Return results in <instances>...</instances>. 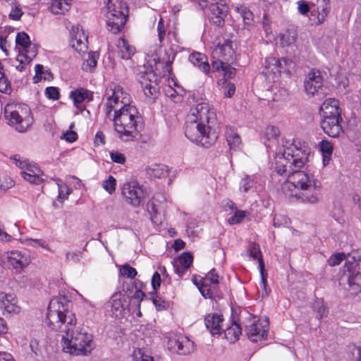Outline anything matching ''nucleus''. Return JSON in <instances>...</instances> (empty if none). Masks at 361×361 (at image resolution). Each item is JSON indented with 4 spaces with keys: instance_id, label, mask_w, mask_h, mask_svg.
<instances>
[{
    "instance_id": "nucleus-31",
    "label": "nucleus",
    "mask_w": 361,
    "mask_h": 361,
    "mask_svg": "<svg viewBox=\"0 0 361 361\" xmlns=\"http://www.w3.org/2000/svg\"><path fill=\"white\" fill-rule=\"evenodd\" d=\"M225 338L230 343H235L239 339L240 335L241 334V328L240 326L233 322L230 326H228L225 330Z\"/></svg>"
},
{
    "instance_id": "nucleus-5",
    "label": "nucleus",
    "mask_w": 361,
    "mask_h": 361,
    "mask_svg": "<svg viewBox=\"0 0 361 361\" xmlns=\"http://www.w3.org/2000/svg\"><path fill=\"white\" fill-rule=\"evenodd\" d=\"M4 116L9 125L20 133L25 132L32 124L31 110L25 104H7L4 108Z\"/></svg>"
},
{
    "instance_id": "nucleus-35",
    "label": "nucleus",
    "mask_w": 361,
    "mask_h": 361,
    "mask_svg": "<svg viewBox=\"0 0 361 361\" xmlns=\"http://www.w3.org/2000/svg\"><path fill=\"white\" fill-rule=\"evenodd\" d=\"M297 37V32L295 30H287L280 36V40L282 46H289L293 44Z\"/></svg>"
},
{
    "instance_id": "nucleus-46",
    "label": "nucleus",
    "mask_w": 361,
    "mask_h": 361,
    "mask_svg": "<svg viewBox=\"0 0 361 361\" xmlns=\"http://www.w3.org/2000/svg\"><path fill=\"white\" fill-rule=\"evenodd\" d=\"M290 223V219L283 215H275L273 219V225L276 228L287 226Z\"/></svg>"
},
{
    "instance_id": "nucleus-26",
    "label": "nucleus",
    "mask_w": 361,
    "mask_h": 361,
    "mask_svg": "<svg viewBox=\"0 0 361 361\" xmlns=\"http://www.w3.org/2000/svg\"><path fill=\"white\" fill-rule=\"evenodd\" d=\"M118 56L125 60L130 59L135 54V48L130 46L124 38H120L117 42Z\"/></svg>"
},
{
    "instance_id": "nucleus-59",
    "label": "nucleus",
    "mask_w": 361,
    "mask_h": 361,
    "mask_svg": "<svg viewBox=\"0 0 361 361\" xmlns=\"http://www.w3.org/2000/svg\"><path fill=\"white\" fill-rule=\"evenodd\" d=\"M279 59L275 57H269L265 60L266 68L270 69L271 72L276 71Z\"/></svg>"
},
{
    "instance_id": "nucleus-40",
    "label": "nucleus",
    "mask_w": 361,
    "mask_h": 361,
    "mask_svg": "<svg viewBox=\"0 0 361 361\" xmlns=\"http://www.w3.org/2000/svg\"><path fill=\"white\" fill-rule=\"evenodd\" d=\"M147 211L150 215L151 220L154 223H161V219L159 216L158 210L156 207V204L153 202H149L147 204Z\"/></svg>"
},
{
    "instance_id": "nucleus-30",
    "label": "nucleus",
    "mask_w": 361,
    "mask_h": 361,
    "mask_svg": "<svg viewBox=\"0 0 361 361\" xmlns=\"http://www.w3.org/2000/svg\"><path fill=\"white\" fill-rule=\"evenodd\" d=\"M20 54L16 60L21 63H29L37 55V48L35 45L30 44V47L19 50Z\"/></svg>"
},
{
    "instance_id": "nucleus-12",
    "label": "nucleus",
    "mask_w": 361,
    "mask_h": 361,
    "mask_svg": "<svg viewBox=\"0 0 361 361\" xmlns=\"http://www.w3.org/2000/svg\"><path fill=\"white\" fill-rule=\"evenodd\" d=\"M87 35L79 25L73 26L71 31V44L78 53H84L87 49Z\"/></svg>"
},
{
    "instance_id": "nucleus-57",
    "label": "nucleus",
    "mask_w": 361,
    "mask_h": 361,
    "mask_svg": "<svg viewBox=\"0 0 361 361\" xmlns=\"http://www.w3.org/2000/svg\"><path fill=\"white\" fill-rule=\"evenodd\" d=\"M152 302L158 310H165L169 307L168 302L163 300L159 295L153 297Z\"/></svg>"
},
{
    "instance_id": "nucleus-55",
    "label": "nucleus",
    "mask_w": 361,
    "mask_h": 361,
    "mask_svg": "<svg viewBox=\"0 0 361 361\" xmlns=\"http://www.w3.org/2000/svg\"><path fill=\"white\" fill-rule=\"evenodd\" d=\"M247 212L242 210H238L235 212L234 215L229 219L231 224H235L240 223L246 216Z\"/></svg>"
},
{
    "instance_id": "nucleus-15",
    "label": "nucleus",
    "mask_w": 361,
    "mask_h": 361,
    "mask_svg": "<svg viewBox=\"0 0 361 361\" xmlns=\"http://www.w3.org/2000/svg\"><path fill=\"white\" fill-rule=\"evenodd\" d=\"M341 117L322 118L321 127L329 136L338 137L343 133V129L341 124Z\"/></svg>"
},
{
    "instance_id": "nucleus-13",
    "label": "nucleus",
    "mask_w": 361,
    "mask_h": 361,
    "mask_svg": "<svg viewBox=\"0 0 361 361\" xmlns=\"http://www.w3.org/2000/svg\"><path fill=\"white\" fill-rule=\"evenodd\" d=\"M235 51L231 42L217 45L212 51V61L232 62L235 59Z\"/></svg>"
},
{
    "instance_id": "nucleus-14",
    "label": "nucleus",
    "mask_w": 361,
    "mask_h": 361,
    "mask_svg": "<svg viewBox=\"0 0 361 361\" xmlns=\"http://www.w3.org/2000/svg\"><path fill=\"white\" fill-rule=\"evenodd\" d=\"M264 322L265 324H263L262 322L258 319L254 321L250 325L246 326V334L251 341L257 342L267 337L268 321L265 320Z\"/></svg>"
},
{
    "instance_id": "nucleus-63",
    "label": "nucleus",
    "mask_w": 361,
    "mask_h": 361,
    "mask_svg": "<svg viewBox=\"0 0 361 361\" xmlns=\"http://www.w3.org/2000/svg\"><path fill=\"white\" fill-rule=\"evenodd\" d=\"M298 11L302 15H306L310 12V6L307 1L300 0L298 1Z\"/></svg>"
},
{
    "instance_id": "nucleus-23",
    "label": "nucleus",
    "mask_w": 361,
    "mask_h": 361,
    "mask_svg": "<svg viewBox=\"0 0 361 361\" xmlns=\"http://www.w3.org/2000/svg\"><path fill=\"white\" fill-rule=\"evenodd\" d=\"M189 61L195 66L199 68L206 75L210 72V66L208 63L207 56L200 52H195L190 54L188 58Z\"/></svg>"
},
{
    "instance_id": "nucleus-49",
    "label": "nucleus",
    "mask_w": 361,
    "mask_h": 361,
    "mask_svg": "<svg viewBox=\"0 0 361 361\" xmlns=\"http://www.w3.org/2000/svg\"><path fill=\"white\" fill-rule=\"evenodd\" d=\"M344 259H345V253L338 252L331 255L328 259L327 262L329 266L335 267L338 265Z\"/></svg>"
},
{
    "instance_id": "nucleus-38",
    "label": "nucleus",
    "mask_w": 361,
    "mask_h": 361,
    "mask_svg": "<svg viewBox=\"0 0 361 361\" xmlns=\"http://www.w3.org/2000/svg\"><path fill=\"white\" fill-rule=\"evenodd\" d=\"M16 42L17 46L21 47L20 50L30 47V37L25 32H18L16 37Z\"/></svg>"
},
{
    "instance_id": "nucleus-45",
    "label": "nucleus",
    "mask_w": 361,
    "mask_h": 361,
    "mask_svg": "<svg viewBox=\"0 0 361 361\" xmlns=\"http://www.w3.org/2000/svg\"><path fill=\"white\" fill-rule=\"evenodd\" d=\"M20 174L25 180L32 184L38 185L42 180V179L39 176L38 173L34 174L28 172L21 171Z\"/></svg>"
},
{
    "instance_id": "nucleus-11",
    "label": "nucleus",
    "mask_w": 361,
    "mask_h": 361,
    "mask_svg": "<svg viewBox=\"0 0 361 361\" xmlns=\"http://www.w3.org/2000/svg\"><path fill=\"white\" fill-rule=\"evenodd\" d=\"M168 348L173 353L179 355H188L194 349V343L188 337L170 338L167 343Z\"/></svg>"
},
{
    "instance_id": "nucleus-27",
    "label": "nucleus",
    "mask_w": 361,
    "mask_h": 361,
    "mask_svg": "<svg viewBox=\"0 0 361 361\" xmlns=\"http://www.w3.org/2000/svg\"><path fill=\"white\" fill-rule=\"evenodd\" d=\"M147 173L154 178H161L167 176L169 169L162 164H154L146 169Z\"/></svg>"
},
{
    "instance_id": "nucleus-24",
    "label": "nucleus",
    "mask_w": 361,
    "mask_h": 361,
    "mask_svg": "<svg viewBox=\"0 0 361 361\" xmlns=\"http://www.w3.org/2000/svg\"><path fill=\"white\" fill-rule=\"evenodd\" d=\"M8 262L14 269H22L30 264V260L18 251H12L7 257Z\"/></svg>"
},
{
    "instance_id": "nucleus-42",
    "label": "nucleus",
    "mask_w": 361,
    "mask_h": 361,
    "mask_svg": "<svg viewBox=\"0 0 361 361\" xmlns=\"http://www.w3.org/2000/svg\"><path fill=\"white\" fill-rule=\"evenodd\" d=\"M194 283L197 286L200 293L205 298L212 297V293L211 292V289L209 288L210 284L209 283H206L204 284V281L202 279H201L200 282L194 281Z\"/></svg>"
},
{
    "instance_id": "nucleus-17",
    "label": "nucleus",
    "mask_w": 361,
    "mask_h": 361,
    "mask_svg": "<svg viewBox=\"0 0 361 361\" xmlns=\"http://www.w3.org/2000/svg\"><path fill=\"white\" fill-rule=\"evenodd\" d=\"M319 111L322 118L341 117L339 102L334 98L325 100L322 104Z\"/></svg>"
},
{
    "instance_id": "nucleus-44",
    "label": "nucleus",
    "mask_w": 361,
    "mask_h": 361,
    "mask_svg": "<svg viewBox=\"0 0 361 361\" xmlns=\"http://www.w3.org/2000/svg\"><path fill=\"white\" fill-rule=\"evenodd\" d=\"M116 180L112 176H109V178L105 180L102 183L104 189L111 195L116 189Z\"/></svg>"
},
{
    "instance_id": "nucleus-28",
    "label": "nucleus",
    "mask_w": 361,
    "mask_h": 361,
    "mask_svg": "<svg viewBox=\"0 0 361 361\" xmlns=\"http://www.w3.org/2000/svg\"><path fill=\"white\" fill-rule=\"evenodd\" d=\"M71 0H52L49 9L54 14H64L71 8Z\"/></svg>"
},
{
    "instance_id": "nucleus-9",
    "label": "nucleus",
    "mask_w": 361,
    "mask_h": 361,
    "mask_svg": "<svg viewBox=\"0 0 361 361\" xmlns=\"http://www.w3.org/2000/svg\"><path fill=\"white\" fill-rule=\"evenodd\" d=\"M121 192L126 202L133 207L139 206L145 197L144 190L135 182L126 183Z\"/></svg>"
},
{
    "instance_id": "nucleus-20",
    "label": "nucleus",
    "mask_w": 361,
    "mask_h": 361,
    "mask_svg": "<svg viewBox=\"0 0 361 361\" xmlns=\"http://www.w3.org/2000/svg\"><path fill=\"white\" fill-rule=\"evenodd\" d=\"M0 309L8 314H16L20 312L17 305V298L11 293H0Z\"/></svg>"
},
{
    "instance_id": "nucleus-33",
    "label": "nucleus",
    "mask_w": 361,
    "mask_h": 361,
    "mask_svg": "<svg viewBox=\"0 0 361 361\" xmlns=\"http://www.w3.org/2000/svg\"><path fill=\"white\" fill-rule=\"evenodd\" d=\"M259 266L261 275V281L259 283V286L262 288V297L264 298L269 295L271 290L268 287V284L267 282V274H264V264L261 257L259 258Z\"/></svg>"
},
{
    "instance_id": "nucleus-52",
    "label": "nucleus",
    "mask_w": 361,
    "mask_h": 361,
    "mask_svg": "<svg viewBox=\"0 0 361 361\" xmlns=\"http://www.w3.org/2000/svg\"><path fill=\"white\" fill-rule=\"evenodd\" d=\"M320 150L322 155L327 154L331 155L333 153V144L326 140H323L319 142Z\"/></svg>"
},
{
    "instance_id": "nucleus-62",
    "label": "nucleus",
    "mask_w": 361,
    "mask_h": 361,
    "mask_svg": "<svg viewBox=\"0 0 361 361\" xmlns=\"http://www.w3.org/2000/svg\"><path fill=\"white\" fill-rule=\"evenodd\" d=\"M23 11L18 6H15L12 8L9 13V18L14 20H18L23 15Z\"/></svg>"
},
{
    "instance_id": "nucleus-8",
    "label": "nucleus",
    "mask_w": 361,
    "mask_h": 361,
    "mask_svg": "<svg viewBox=\"0 0 361 361\" xmlns=\"http://www.w3.org/2000/svg\"><path fill=\"white\" fill-rule=\"evenodd\" d=\"M304 88L306 94L310 97L314 95L322 97L326 94L323 77L319 70L312 69L306 75Z\"/></svg>"
},
{
    "instance_id": "nucleus-7",
    "label": "nucleus",
    "mask_w": 361,
    "mask_h": 361,
    "mask_svg": "<svg viewBox=\"0 0 361 361\" xmlns=\"http://www.w3.org/2000/svg\"><path fill=\"white\" fill-rule=\"evenodd\" d=\"M344 273L351 290L355 293L361 291V264L355 257L348 255Z\"/></svg>"
},
{
    "instance_id": "nucleus-51",
    "label": "nucleus",
    "mask_w": 361,
    "mask_h": 361,
    "mask_svg": "<svg viewBox=\"0 0 361 361\" xmlns=\"http://www.w3.org/2000/svg\"><path fill=\"white\" fill-rule=\"evenodd\" d=\"M204 281V284L206 283L218 284L219 283V275L216 273L215 269H212L204 278L202 279Z\"/></svg>"
},
{
    "instance_id": "nucleus-64",
    "label": "nucleus",
    "mask_w": 361,
    "mask_h": 361,
    "mask_svg": "<svg viewBox=\"0 0 361 361\" xmlns=\"http://www.w3.org/2000/svg\"><path fill=\"white\" fill-rule=\"evenodd\" d=\"M152 286L154 290H157L161 284V276L158 271H156L152 278Z\"/></svg>"
},
{
    "instance_id": "nucleus-16",
    "label": "nucleus",
    "mask_w": 361,
    "mask_h": 361,
    "mask_svg": "<svg viewBox=\"0 0 361 361\" xmlns=\"http://www.w3.org/2000/svg\"><path fill=\"white\" fill-rule=\"evenodd\" d=\"M224 319L221 314L218 313L209 314L205 316L204 323L207 330L212 335L219 336L224 331Z\"/></svg>"
},
{
    "instance_id": "nucleus-48",
    "label": "nucleus",
    "mask_w": 361,
    "mask_h": 361,
    "mask_svg": "<svg viewBox=\"0 0 361 361\" xmlns=\"http://www.w3.org/2000/svg\"><path fill=\"white\" fill-rule=\"evenodd\" d=\"M120 272L123 276L130 279H133L137 274L136 269L128 264L121 266Z\"/></svg>"
},
{
    "instance_id": "nucleus-60",
    "label": "nucleus",
    "mask_w": 361,
    "mask_h": 361,
    "mask_svg": "<svg viewBox=\"0 0 361 361\" xmlns=\"http://www.w3.org/2000/svg\"><path fill=\"white\" fill-rule=\"evenodd\" d=\"M224 87L225 89L224 94L226 97L230 98L235 94V87L234 84L226 82Z\"/></svg>"
},
{
    "instance_id": "nucleus-36",
    "label": "nucleus",
    "mask_w": 361,
    "mask_h": 361,
    "mask_svg": "<svg viewBox=\"0 0 361 361\" xmlns=\"http://www.w3.org/2000/svg\"><path fill=\"white\" fill-rule=\"evenodd\" d=\"M98 56L99 54L97 52L89 53L86 62L83 64V70L92 71L97 66Z\"/></svg>"
},
{
    "instance_id": "nucleus-22",
    "label": "nucleus",
    "mask_w": 361,
    "mask_h": 361,
    "mask_svg": "<svg viewBox=\"0 0 361 361\" xmlns=\"http://www.w3.org/2000/svg\"><path fill=\"white\" fill-rule=\"evenodd\" d=\"M193 261L192 255L189 252L182 253L173 263L175 272L181 278L191 267Z\"/></svg>"
},
{
    "instance_id": "nucleus-2",
    "label": "nucleus",
    "mask_w": 361,
    "mask_h": 361,
    "mask_svg": "<svg viewBox=\"0 0 361 361\" xmlns=\"http://www.w3.org/2000/svg\"><path fill=\"white\" fill-rule=\"evenodd\" d=\"M309 150L295 146L288 147L276 157L275 170L280 176L287 177L282 190L286 194L290 186L299 190L295 195L303 202L315 204L319 201L321 183L312 173L300 170L307 161Z\"/></svg>"
},
{
    "instance_id": "nucleus-21",
    "label": "nucleus",
    "mask_w": 361,
    "mask_h": 361,
    "mask_svg": "<svg viewBox=\"0 0 361 361\" xmlns=\"http://www.w3.org/2000/svg\"><path fill=\"white\" fill-rule=\"evenodd\" d=\"M211 11L210 20L218 26L222 27L225 23V17L227 15V8L226 6L219 4H212L209 6Z\"/></svg>"
},
{
    "instance_id": "nucleus-61",
    "label": "nucleus",
    "mask_w": 361,
    "mask_h": 361,
    "mask_svg": "<svg viewBox=\"0 0 361 361\" xmlns=\"http://www.w3.org/2000/svg\"><path fill=\"white\" fill-rule=\"evenodd\" d=\"M59 198L61 200H65L68 198V196L71 193V190L66 185H59Z\"/></svg>"
},
{
    "instance_id": "nucleus-41",
    "label": "nucleus",
    "mask_w": 361,
    "mask_h": 361,
    "mask_svg": "<svg viewBox=\"0 0 361 361\" xmlns=\"http://www.w3.org/2000/svg\"><path fill=\"white\" fill-rule=\"evenodd\" d=\"M313 311L315 312V317L318 319H321L326 312V308L324 305L323 301L317 300L312 305Z\"/></svg>"
},
{
    "instance_id": "nucleus-43",
    "label": "nucleus",
    "mask_w": 361,
    "mask_h": 361,
    "mask_svg": "<svg viewBox=\"0 0 361 361\" xmlns=\"http://www.w3.org/2000/svg\"><path fill=\"white\" fill-rule=\"evenodd\" d=\"M276 71L279 73L289 71L293 65V61L286 58L279 59Z\"/></svg>"
},
{
    "instance_id": "nucleus-53",
    "label": "nucleus",
    "mask_w": 361,
    "mask_h": 361,
    "mask_svg": "<svg viewBox=\"0 0 361 361\" xmlns=\"http://www.w3.org/2000/svg\"><path fill=\"white\" fill-rule=\"evenodd\" d=\"M11 83L9 80L5 77L3 72L0 74V91L3 93H8L11 91Z\"/></svg>"
},
{
    "instance_id": "nucleus-25",
    "label": "nucleus",
    "mask_w": 361,
    "mask_h": 361,
    "mask_svg": "<svg viewBox=\"0 0 361 361\" xmlns=\"http://www.w3.org/2000/svg\"><path fill=\"white\" fill-rule=\"evenodd\" d=\"M225 136L231 149L235 151L240 148L242 145L241 138L235 128L227 126L225 130Z\"/></svg>"
},
{
    "instance_id": "nucleus-58",
    "label": "nucleus",
    "mask_w": 361,
    "mask_h": 361,
    "mask_svg": "<svg viewBox=\"0 0 361 361\" xmlns=\"http://www.w3.org/2000/svg\"><path fill=\"white\" fill-rule=\"evenodd\" d=\"M110 157L111 160L117 164H123L126 162V157L123 154L116 151L110 152Z\"/></svg>"
},
{
    "instance_id": "nucleus-19",
    "label": "nucleus",
    "mask_w": 361,
    "mask_h": 361,
    "mask_svg": "<svg viewBox=\"0 0 361 361\" xmlns=\"http://www.w3.org/2000/svg\"><path fill=\"white\" fill-rule=\"evenodd\" d=\"M330 11V4L329 0H322L316 8L311 11L310 20L315 24L323 23Z\"/></svg>"
},
{
    "instance_id": "nucleus-34",
    "label": "nucleus",
    "mask_w": 361,
    "mask_h": 361,
    "mask_svg": "<svg viewBox=\"0 0 361 361\" xmlns=\"http://www.w3.org/2000/svg\"><path fill=\"white\" fill-rule=\"evenodd\" d=\"M11 159H13L19 168L20 169H26V171H24L25 172H28L34 174H37L40 172V169L35 166H32L30 164L27 162L25 160H21L20 157L19 155H14L11 157Z\"/></svg>"
},
{
    "instance_id": "nucleus-54",
    "label": "nucleus",
    "mask_w": 361,
    "mask_h": 361,
    "mask_svg": "<svg viewBox=\"0 0 361 361\" xmlns=\"http://www.w3.org/2000/svg\"><path fill=\"white\" fill-rule=\"evenodd\" d=\"M46 97L52 100H58L59 99V91L56 87H48L45 90Z\"/></svg>"
},
{
    "instance_id": "nucleus-1",
    "label": "nucleus",
    "mask_w": 361,
    "mask_h": 361,
    "mask_svg": "<svg viewBox=\"0 0 361 361\" xmlns=\"http://www.w3.org/2000/svg\"><path fill=\"white\" fill-rule=\"evenodd\" d=\"M71 302L65 297L49 302L45 323L53 331L64 333L61 344L63 352L73 355H86L93 349L92 336L77 327L75 314L69 310Z\"/></svg>"
},
{
    "instance_id": "nucleus-6",
    "label": "nucleus",
    "mask_w": 361,
    "mask_h": 361,
    "mask_svg": "<svg viewBox=\"0 0 361 361\" xmlns=\"http://www.w3.org/2000/svg\"><path fill=\"white\" fill-rule=\"evenodd\" d=\"M107 8L106 25L114 34L121 31L127 20L128 8L125 2L120 0H104Z\"/></svg>"
},
{
    "instance_id": "nucleus-39",
    "label": "nucleus",
    "mask_w": 361,
    "mask_h": 361,
    "mask_svg": "<svg viewBox=\"0 0 361 361\" xmlns=\"http://www.w3.org/2000/svg\"><path fill=\"white\" fill-rule=\"evenodd\" d=\"M176 54L173 52L172 49H169L165 51L164 56L161 59L163 63H165V70L170 73L171 65L175 59Z\"/></svg>"
},
{
    "instance_id": "nucleus-4",
    "label": "nucleus",
    "mask_w": 361,
    "mask_h": 361,
    "mask_svg": "<svg viewBox=\"0 0 361 361\" xmlns=\"http://www.w3.org/2000/svg\"><path fill=\"white\" fill-rule=\"evenodd\" d=\"M185 135L192 142L205 147L217 140L219 123L214 109L206 102L191 107L185 124Z\"/></svg>"
},
{
    "instance_id": "nucleus-29",
    "label": "nucleus",
    "mask_w": 361,
    "mask_h": 361,
    "mask_svg": "<svg viewBox=\"0 0 361 361\" xmlns=\"http://www.w3.org/2000/svg\"><path fill=\"white\" fill-rule=\"evenodd\" d=\"M235 11L242 17L245 28L250 30L254 25L253 13L247 7L243 6H236Z\"/></svg>"
},
{
    "instance_id": "nucleus-10",
    "label": "nucleus",
    "mask_w": 361,
    "mask_h": 361,
    "mask_svg": "<svg viewBox=\"0 0 361 361\" xmlns=\"http://www.w3.org/2000/svg\"><path fill=\"white\" fill-rule=\"evenodd\" d=\"M140 84L148 103H153L159 92L157 75L153 72L145 73L140 78Z\"/></svg>"
},
{
    "instance_id": "nucleus-18",
    "label": "nucleus",
    "mask_w": 361,
    "mask_h": 361,
    "mask_svg": "<svg viewBox=\"0 0 361 361\" xmlns=\"http://www.w3.org/2000/svg\"><path fill=\"white\" fill-rule=\"evenodd\" d=\"M123 299L119 294L112 295L106 305V311L113 318L118 319L123 317L124 312Z\"/></svg>"
},
{
    "instance_id": "nucleus-3",
    "label": "nucleus",
    "mask_w": 361,
    "mask_h": 361,
    "mask_svg": "<svg viewBox=\"0 0 361 361\" xmlns=\"http://www.w3.org/2000/svg\"><path fill=\"white\" fill-rule=\"evenodd\" d=\"M106 101L104 111L114 121V130L118 137L123 141L134 140L142 126V117L135 106L130 104L131 97L118 85H111L106 89L104 96Z\"/></svg>"
},
{
    "instance_id": "nucleus-47",
    "label": "nucleus",
    "mask_w": 361,
    "mask_h": 361,
    "mask_svg": "<svg viewBox=\"0 0 361 361\" xmlns=\"http://www.w3.org/2000/svg\"><path fill=\"white\" fill-rule=\"evenodd\" d=\"M157 32L159 44L161 45L166 35V26L162 18H160L157 24Z\"/></svg>"
},
{
    "instance_id": "nucleus-32",
    "label": "nucleus",
    "mask_w": 361,
    "mask_h": 361,
    "mask_svg": "<svg viewBox=\"0 0 361 361\" xmlns=\"http://www.w3.org/2000/svg\"><path fill=\"white\" fill-rule=\"evenodd\" d=\"M212 68L216 71L221 68L224 72V76L228 78H233L235 74V69L229 65V63L219 61H212Z\"/></svg>"
},
{
    "instance_id": "nucleus-50",
    "label": "nucleus",
    "mask_w": 361,
    "mask_h": 361,
    "mask_svg": "<svg viewBox=\"0 0 361 361\" xmlns=\"http://www.w3.org/2000/svg\"><path fill=\"white\" fill-rule=\"evenodd\" d=\"M248 253L249 256L253 259H257L259 262V258L262 257L259 246L255 243H252L248 247ZM263 259V258H262Z\"/></svg>"
},
{
    "instance_id": "nucleus-56",
    "label": "nucleus",
    "mask_w": 361,
    "mask_h": 361,
    "mask_svg": "<svg viewBox=\"0 0 361 361\" xmlns=\"http://www.w3.org/2000/svg\"><path fill=\"white\" fill-rule=\"evenodd\" d=\"M253 180L247 176L243 178L240 182V190L247 192L253 186Z\"/></svg>"
},
{
    "instance_id": "nucleus-37",
    "label": "nucleus",
    "mask_w": 361,
    "mask_h": 361,
    "mask_svg": "<svg viewBox=\"0 0 361 361\" xmlns=\"http://www.w3.org/2000/svg\"><path fill=\"white\" fill-rule=\"evenodd\" d=\"M88 91L82 89L76 90L71 92L70 97L73 99L75 105L81 104L87 97Z\"/></svg>"
}]
</instances>
